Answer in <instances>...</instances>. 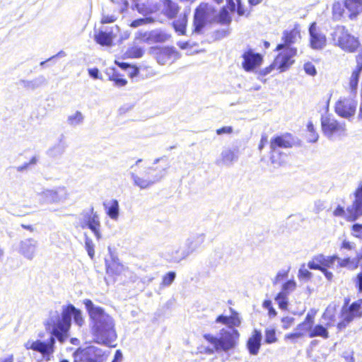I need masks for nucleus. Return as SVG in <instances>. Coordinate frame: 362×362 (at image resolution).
Wrapping results in <instances>:
<instances>
[{
	"instance_id": "1",
	"label": "nucleus",
	"mask_w": 362,
	"mask_h": 362,
	"mask_svg": "<svg viewBox=\"0 0 362 362\" xmlns=\"http://www.w3.org/2000/svg\"><path fill=\"white\" fill-rule=\"evenodd\" d=\"M72 318L74 323L80 327L85 324L81 310L71 304L63 305L61 315L56 313L47 321L50 337L46 341L30 339L25 343V348L40 353L46 361L50 360L55 351L56 339L60 343H64L69 337Z\"/></svg>"
},
{
	"instance_id": "2",
	"label": "nucleus",
	"mask_w": 362,
	"mask_h": 362,
	"mask_svg": "<svg viewBox=\"0 0 362 362\" xmlns=\"http://www.w3.org/2000/svg\"><path fill=\"white\" fill-rule=\"evenodd\" d=\"M83 304L89 317L91 334L96 343L108 346H115L117 334L115 321L105 309L95 305L92 300L85 299Z\"/></svg>"
},
{
	"instance_id": "3",
	"label": "nucleus",
	"mask_w": 362,
	"mask_h": 362,
	"mask_svg": "<svg viewBox=\"0 0 362 362\" xmlns=\"http://www.w3.org/2000/svg\"><path fill=\"white\" fill-rule=\"evenodd\" d=\"M142 159H138L130 167L129 175L134 186L140 189H146L159 182L164 176L165 170L157 168L147 167L139 170Z\"/></svg>"
},
{
	"instance_id": "4",
	"label": "nucleus",
	"mask_w": 362,
	"mask_h": 362,
	"mask_svg": "<svg viewBox=\"0 0 362 362\" xmlns=\"http://www.w3.org/2000/svg\"><path fill=\"white\" fill-rule=\"evenodd\" d=\"M349 197L352 199L351 204L346 209L344 206L338 205L334 210L333 215L344 218L349 222H354L362 216V182Z\"/></svg>"
},
{
	"instance_id": "5",
	"label": "nucleus",
	"mask_w": 362,
	"mask_h": 362,
	"mask_svg": "<svg viewBox=\"0 0 362 362\" xmlns=\"http://www.w3.org/2000/svg\"><path fill=\"white\" fill-rule=\"evenodd\" d=\"M240 337L239 332L235 329H227L223 328L220 330L219 337H214L210 334L204 335V338L213 346L216 351H228L233 349Z\"/></svg>"
},
{
	"instance_id": "6",
	"label": "nucleus",
	"mask_w": 362,
	"mask_h": 362,
	"mask_svg": "<svg viewBox=\"0 0 362 362\" xmlns=\"http://www.w3.org/2000/svg\"><path fill=\"white\" fill-rule=\"evenodd\" d=\"M217 8L212 4L203 2L195 9L194 26L195 33H199L207 24L216 20Z\"/></svg>"
},
{
	"instance_id": "7",
	"label": "nucleus",
	"mask_w": 362,
	"mask_h": 362,
	"mask_svg": "<svg viewBox=\"0 0 362 362\" xmlns=\"http://www.w3.org/2000/svg\"><path fill=\"white\" fill-rule=\"evenodd\" d=\"M331 35L334 45L346 52H354L358 47V39L349 33L344 26L335 27Z\"/></svg>"
},
{
	"instance_id": "8",
	"label": "nucleus",
	"mask_w": 362,
	"mask_h": 362,
	"mask_svg": "<svg viewBox=\"0 0 362 362\" xmlns=\"http://www.w3.org/2000/svg\"><path fill=\"white\" fill-rule=\"evenodd\" d=\"M42 204H63L69 198V193L64 186H57L51 189H44L38 194Z\"/></svg>"
},
{
	"instance_id": "9",
	"label": "nucleus",
	"mask_w": 362,
	"mask_h": 362,
	"mask_svg": "<svg viewBox=\"0 0 362 362\" xmlns=\"http://www.w3.org/2000/svg\"><path fill=\"white\" fill-rule=\"evenodd\" d=\"M80 226L82 228H89L94 234L97 240L102 238L100 232L101 223L99 214L95 211L94 208L91 206L89 210L83 211L80 214L79 218Z\"/></svg>"
},
{
	"instance_id": "10",
	"label": "nucleus",
	"mask_w": 362,
	"mask_h": 362,
	"mask_svg": "<svg viewBox=\"0 0 362 362\" xmlns=\"http://www.w3.org/2000/svg\"><path fill=\"white\" fill-rule=\"evenodd\" d=\"M297 54L295 47H288L281 49V52L276 57L274 62L267 68L266 74H269L272 69H277L279 72L288 70L294 63L293 57Z\"/></svg>"
},
{
	"instance_id": "11",
	"label": "nucleus",
	"mask_w": 362,
	"mask_h": 362,
	"mask_svg": "<svg viewBox=\"0 0 362 362\" xmlns=\"http://www.w3.org/2000/svg\"><path fill=\"white\" fill-rule=\"evenodd\" d=\"M74 362H104L103 351L96 346H91L74 354Z\"/></svg>"
},
{
	"instance_id": "12",
	"label": "nucleus",
	"mask_w": 362,
	"mask_h": 362,
	"mask_svg": "<svg viewBox=\"0 0 362 362\" xmlns=\"http://www.w3.org/2000/svg\"><path fill=\"white\" fill-rule=\"evenodd\" d=\"M362 300L353 303L349 307L347 303L341 311V321L337 324L339 330L344 329L355 317L361 316Z\"/></svg>"
},
{
	"instance_id": "13",
	"label": "nucleus",
	"mask_w": 362,
	"mask_h": 362,
	"mask_svg": "<svg viewBox=\"0 0 362 362\" xmlns=\"http://www.w3.org/2000/svg\"><path fill=\"white\" fill-rule=\"evenodd\" d=\"M356 107L357 101L352 97L341 98L336 103L335 112L339 116L349 119L355 115Z\"/></svg>"
},
{
	"instance_id": "14",
	"label": "nucleus",
	"mask_w": 362,
	"mask_h": 362,
	"mask_svg": "<svg viewBox=\"0 0 362 362\" xmlns=\"http://www.w3.org/2000/svg\"><path fill=\"white\" fill-rule=\"evenodd\" d=\"M119 32V28L116 25L110 27H103L95 34L94 40L102 46L110 47L112 45L113 40L117 37Z\"/></svg>"
},
{
	"instance_id": "15",
	"label": "nucleus",
	"mask_w": 362,
	"mask_h": 362,
	"mask_svg": "<svg viewBox=\"0 0 362 362\" xmlns=\"http://www.w3.org/2000/svg\"><path fill=\"white\" fill-rule=\"evenodd\" d=\"M321 125L324 134L329 138L334 134H341L345 130L343 124L339 123L333 117L329 115L322 116Z\"/></svg>"
},
{
	"instance_id": "16",
	"label": "nucleus",
	"mask_w": 362,
	"mask_h": 362,
	"mask_svg": "<svg viewBox=\"0 0 362 362\" xmlns=\"http://www.w3.org/2000/svg\"><path fill=\"white\" fill-rule=\"evenodd\" d=\"M310 47L313 49H322L326 46L325 35L313 23L309 28Z\"/></svg>"
},
{
	"instance_id": "17",
	"label": "nucleus",
	"mask_w": 362,
	"mask_h": 362,
	"mask_svg": "<svg viewBox=\"0 0 362 362\" xmlns=\"http://www.w3.org/2000/svg\"><path fill=\"white\" fill-rule=\"evenodd\" d=\"M242 57L243 59L242 66L246 71H253L259 66L262 62L261 54L254 52L252 49L245 52Z\"/></svg>"
},
{
	"instance_id": "18",
	"label": "nucleus",
	"mask_w": 362,
	"mask_h": 362,
	"mask_svg": "<svg viewBox=\"0 0 362 362\" xmlns=\"http://www.w3.org/2000/svg\"><path fill=\"white\" fill-rule=\"evenodd\" d=\"M38 247V242L33 238L21 240L19 244V253L25 259L32 260L35 257Z\"/></svg>"
},
{
	"instance_id": "19",
	"label": "nucleus",
	"mask_w": 362,
	"mask_h": 362,
	"mask_svg": "<svg viewBox=\"0 0 362 362\" xmlns=\"http://www.w3.org/2000/svg\"><path fill=\"white\" fill-rule=\"evenodd\" d=\"M238 160V151L230 148L223 149L215 163L219 167H230Z\"/></svg>"
},
{
	"instance_id": "20",
	"label": "nucleus",
	"mask_w": 362,
	"mask_h": 362,
	"mask_svg": "<svg viewBox=\"0 0 362 362\" xmlns=\"http://www.w3.org/2000/svg\"><path fill=\"white\" fill-rule=\"evenodd\" d=\"M300 38V31L296 28L291 30H286L283 33L282 36L284 43L279 44L276 47V51H281L284 48L293 47L291 45L297 42Z\"/></svg>"
},
{
	"instance_id": "21",
	"label": "nucleus",
	"mask_w": 362,
	"mask_h": 362,
	"mask_svg": "<svg viewBox=\"0 0 362 362\" xmlns=\"http://www.w3.org/2000/svg\"><path fill=\"white\" fill-rule=\"evenodd\" d=\"M317 311L310 310L306 315L303 322L298 324L296 330L300 334L301 337L308 335L310 337V333L312 332V327L315 324V317Z\"/></svg>"
},
{
	"instance_id": "22",
	"label": "nucleus",
	"mask_w": 362,
	"mask_h": 362,
	"mask_svg": "<svg viewBox=\"0 0 362 362\" xmlns=\"http://www.w3.org/2000/svg\"><path fill=\"white\" fill-rule=\"evenodd\" d=\"M362 71V52L356 57V66L349 78V88L351 94H356L361 73Z\"/></svg>"
},
{
	"instance_id": "23",
	"label": "nucleus",
	"mask_w": 362,
	"mask_h": 362,
	"mask_svg": "<svg viewBox=\"0 0 362 362\" xmlns=\"http://www.w3.org/2000/svg\"><path fill=\"white\" fill-rule=\"evenodd\" d=\"M262 335L260 330L254 329L247 341V348L251 355L256 356L258 354L261 344Z\"/></svg>"
},
{
	"instance_id": "24",
	"label": "nucleus",
	"mask_w": 362,
	"mask_h": 362,
	"mask_svg": "<svg viewBox=\"0 0 362 362\" xmlns=\"http://www.w3.org/2000/svg\"><path fill=\"white\" fill-rule=\"evenodd\" d=\"M241 318L239 314L235 311H232L230 316L219 315L216 319V323H221L228 326L227 329H235L241 325Z\"/></svg>"
},
{
	"instance_id": "25",
	"label": "nucleus",
	"mask_w": 362,
	"mask_h": 362,
	"mask_svg": "<svg viewBox=\"0 0 362 362\" xmlns=\"http://www.w3.org/2000/svg\"><path fill=\"white\" fill-rule=\"evenodd\" d=\"M292 146V141L289 135H282L272 139L270 141L271 150H279V148H288Z\"/></svg>"
},
{
	"instance_id": "26",
	"label": "nucleus",
	"mask_w": 362,
	"mask_h": 362,
	"mask_svg": "<svg viewBox=\"0 0 362 362\" xmlns=\"http://www.w3.org/2000/svg\"><path fill=\"white\" fill-rule=\"evenodd\" d=\"M107 215L113 221H117L119 216V205L116 199H112L103 204Z\"/></svg>"
},
{
	"instance_id": "27",
	"label": "nucleus",
	"mask_w": 362,
	"mask_h": 362,
	"mask_svg": "<svg viewBox=\"0 0 362 362\" xmlns=\"http://www.w3.org/2000/svg\"><path fill=\"white\" fill-rule=\"evenodd\" d=\"M344 6L350 12L349 18L351 20L362 12V0H345Z\"/></svg>"
},
{
	"instance_id": "28",
	"label": "nucleus",
	"mask_w": 362,
	"mask_h": 362,
	"mask_svg": "<svg viewBox=\"0 0 362 362\" xmlns=\"http://www.w3.org/2000/svg\"><path fill=\"white\" fill-rule=\"evenodd\" d=\"M205 235L202 233L196 234L189 237L186 242L187 248L186 249L189 255L199 247L204 242Z\"/></svg>"
},
{
	"instance_id": "29",
	"label": "nucleus",
	"mask_w": 362,
	"mask_h": 362,
	"mask_svg": "<svg viewBox=\"0 0 362 362\" xmlns=\"http://www.w3.org/2000/svg\"><path fill=\"white\" fill-rule=\"evenodd\" d=\"M360 259L358 257L355 258H341L338 257L337 267L347 268L349 270H355L358 268L359 264Z\"/></svg>"
},
{
	"instance_id": "30",
	"label": "nucleus",
	"mask_w": 362,
	"mask_h": 362,
	"mask_svg": "<svg viewBox=\"0 0 362 362\" xmlns=\"http://www.w3.org/2000/svg\"><path fill=\"white\" fill-rule=\"evenodd\" d=\"M335 314L336 306L334 305H328L322 316V319L327 321V327H332L334 325L336 321Z\"/></svg>"
},
{
	"instance_id": "31",
	"label": "nucleus",
	"mask_w": 362,
	"mask_h": 362,
	"mask_svg": "<svg viewBox=\"0 0 362 362\" xmlns=\"http://www.w3.org/2000/svg\"><path fill=\"white\" fill-rule=\"evenodd\" d=\"M329 327L323 326L322 325H313L312 327V332L310 333V338H314L317 337H322L325 339H328L329 332L327 330Z\"/></svg>"
},
{
	"instance_id": "32",
	"label": "nucleus",
	"mask_w": 362,
	"mask_h": 362,
	"mask_svg": "<svg viewBox=\"0 0 362 362\" xmlns=\"http://www.w3.org/2000/svg\"><path fill=\"white\" fill-rule=\"evenodd\" d=\"M178 12L177 4L170 0H165L163 2V13L169 18H174Z\"/></svg>"
},
{
	"instance_id": "33",
	"label": "nucleus",
	"mask_w": 362,
	"mask_h": 362,
	"mask_svg": "<svg viewBox=\"0 0 362 362\" xmlns=\"http://www.w3.org/2000/svg\"><path fill=\"white\" fill-rule=\"evenodd\" d=\"M151 44L153 43H158V42H165L168 41L170 35L168 34L163 30H151Z\"/></svg>"
},
{
	"instance_id": "34",
	"label": "nucleus",
	"mask_w": 362,
	"mask_h": 362,
	"mask_svg": "<svg viewBox=\"0 0 362 362\" xmlns=\"http://www.w3.org/2000/svg\"><path fill=\"white\" fill-rule=\"evenodd\" d=\"M187 18L186 14L180 15L177 20L173 22V27L177 33L180 35L185 34Z\"/></svg>"
},
{
	"instance_id": "35",
	"label": "nucleus",
	"mask_w": 362,
	"mask_h": 362,
	"mask_svg": "<svg viewBox=\"0 0 362 362\" xmlns=\"http://www.w3.org/2000/svg\"><path fill=\"white\" fill-rule=\"evenodd\" d=\"M287 156L281 153L279 150H271L270 160L272 163L276 166H281L286 163Z\"/></svg>"
},
{
	"instance_id": "36",
	"label": "nucleus",
	"mask_w": 362,
	"mask_h": 362,
	"mask_svg": "<svg viewBox=\"0 0 362 362\" xmlns=\"http://www.w3.org/2000/svg\"><path fill=\"white\" fill-rule=\"evenodd\" d=\"M84 116L80 111H76L67 117V123L71 127H76L83 122Z\"/></svg>"
},
{
	"instance_id": "37",
	"label": "nucleus",
	"mask_w": 362,
	"mask_h": 362,
	"mask_svg": "<svg viewBox=\"0 0 362 362\" xmlns=\"http://www.w3.org/2000/svg\"><path fill=\"white\" fill-rule=\"evenodd\" d=\"M187 256H189V252L187 250H182L180 247L173 249L170 252V259L175 262H179Z\"/></svg>"
},
{
	"instance_id": "38",
	"label": "nucleus",
	"mask_w": 362,
	"mask_h": 362,
	"mask_svg": "<svg viewBox=\"0 0 362 362\" xmlns=\"http://www.w3.org/2000/svg\"><path fill=\"white\" fill-rule=\"evenodd\" d=\"M172 51L170 49L165 48L160 50L156 56L157 62L161 64H165L171 58Z\"/></svg>"
},
{
	"instance_id": "39",
	"label": "nucleus",
	"mask_w": 362,
	"mask_h": 362,
	"mask_svg": "<svg viewBox=\"0 0 362 362\" xmlns=\"http://www.w3.org/2000/svg\"><path fill=\"white\" fill-rule=\"evenodd\" d=\"M228 5L231 11H237L238 15L243 16L245 14V10L241 4L240 0H227Z\"/></svg>"
},
{
	"instance_id": "40",
	"label": "nucleus",
	"mask_w": 362,
	"mask_h": 362,
	"mask_svg": "<svg viewBox=\"0 0 362 362\" xmlns=\"http://www.w3.org/2000/svg\"><path fill=\"white\" fill-rule=\"evenodd\" d=\"M307 139L309 142L315 143L318 140L319 135L315 131L313 124L309 122L307 125Z\"/></svg>"
},
{
	"instance_id": "41",
	"label": "nucleus",
	"mask_w": 362,
	"mask_h": 362,
	"mask_svg": "<svg viewBox=\"0 0 362 362\" xmlns=\"http://www.w3.org/2000/svg\"><path fill=\"white\" fill-rule=\"evenodd\" d=\"M322 256L321 262H322V267L327 269V267H334V265L336 262H338V256L337 255H333L329 257H325L322 255H320Z\"/></svg>"
},
{
	"instance_id": "42",
	"label": "nucleus",
	"mask_w": 362,
	"mask_h": 362,
	"mask_svg": "<svg viewBox=\"0 0 362 362\" xmlns=\"http://www.w3.org/2000/svg\"><path fill=\"white\" fill-rule=\"evenodd\" d=\"M222 24H228L231 19L228 11L226 8H222L219 11H217L216 20Z\"/></svg>"
},
{
	"instance_id": "43",
	"label": "nucleus",
	"mask_w": 362,
	"mask_h": 362,
	"mask_svg": "<svg viewBox=\"0 0 362 362\" xmlns=\"http://www.w3.org/2000/svg\"><path fill=\"white\" fill-rule=\"evenodd\" d=\"M296 288V283L294 280H288L282 286L281 293L288 296Z\"/></svg>"
},
{
	"instance_id": "44",
	"label": "nucleus",
	"mask_w": 362,
	"mask_h": 362,
	"mask_svg": "<svg viewBox=\"0 0 362 362\" xmlns=\"http://www.w3.org/2000/svg\"><path fill=\"white\" fill-rule=\"evenodd\" d=\"M321 259L322 256L320 255L316 256L312 261L309 262L308 264L309 269H317L322 272L324 267L322 266Z\"/></svg>"
},
{
	"instance_id": "45",
	"label": "nucleus",
	"mask_w": 362,
	"mask_h": 362,
	"mask_svg": "<svg viewBox=\"0 0 362 362\" xmlns=\"http://www.w3.org/2000/svg\"><path fill=\"white\" fill-rule=\"evenodd\" d=\"M264 341L266 344H273L277 341V338L276 337V332L274 329L267 328L265 330Z\"/></svg>"
},
{
	"instance_id": "46",
	"label": "nucleus",
	"mask_w": 362,
	"mask_h": 362,
	"mask_svg": "<svg viewBox=\"0 0 362 362\" xmlns=\"http://www.w3.org/2000/svg\"><path fill=\"white\" fill-rule=\"evenodd\" d=\"M288 296L285 295L282 293H279V294L275 298V301L279 305V307L281 309H286L288 305Z\"/></svg>"
},
{
	"instance_id": "47",
	"label": "nucleus",
	"mask_w": 362,
	"mask_h": 362,
	"mask_svg": "<svg viewBox=\"0 0 362 362\" xmlns=\"http://www.w3.org/2000/svg\"><path fill=\"white\" fill-rule=\"evenodd\" d=\"M332 13L334 19L339 20L344 13L343 6L339 2L334 3L332 6Z\"/></svg>"
},
{
	"instance_id": "48",
	"label": "nucleus",
	"mask_w": 362,
	"mask_h": 362,
	"mask_svg": "<svg viewBox=\"0 0 362 362\" xmlns=\"http://www.w3.org/2000/svg\"><path fill=\"white\" fill-rule=\"evenodd\" d=\"M64 151V147L61 144H57L49 149L48 154L51 157L56 158L61 156Z\"/></svg>"
},
{
	"instance_id": "49",
	"label": "nucleus",
	"mask_w": 362,
	"mask_h": 362,
	"mask_svg": "<svg viewBox=\"0 0 362 362\" xmlns=\"http://www.w3.org/2000/svg\"><path fill=\"white\" fill-rule=\"evenodd\" d=\"M45 81V79L43 76H40L37 78H35L33 81H25L24 82V86L27 87L28 88L34 89L39 86H40L42 83H43Z\"/></svg>"
},
{
	"instance_id": "50",
	"label": "nucleus",
	"mask_w": 362,
	"mask_h": 362,
	"mask_svg": "<svg viewBox=\"0 0 362 362\" xmlns=\"http://www.w3.org/2000/svg\"><path fill=\"white\" fill-rule=\"evenodd\" d=\"M85 247L87 250V252L89 255V257L93 259L95 255V250H94V244L92 241V240L89 238H86L85 240Z\"/></svg>"
},
{
	"instance_id": "51",
	"label": "nucleus",
	"mask_w": 362,
	"mask_h": 362,
	"mask_svg": "<svg viewBox=\"0 0 362 362\" xmlns=\"http://www.w3.org/2000/svg\"><path fill=\"white\" fill-rule=\"evenodd\" d=\"M175 273L170 272L163 277L162 285L163 286H169L174 281L175 279Z\"/></svg>"
},
{
	"instance_id": "52",
	"label": "nucleus",
	"mask_w": 362,
	"mask_h": 362,
	"mask_svg": "<svg viewBox=\"0 0 362 362\" xmlns=\"http://www.w3.org/2000/svg\"><path fill=\"white\" fill-rule=\"evenodd\" d=\"M151 31L150 32H139L136 34V39L139 40L146 42L148 44H151Z\"/></svg>"
},
{
	"instance_id": "53",
	"label": "nucleus",
	"mask_w": 362,
	"mask_h": 362,
	"mask_svg": "<svg viewBox=\"0 0 362 362\" xmlns=\"http://www.w3.org/2000/svg\"><path fill=\"white\" fill-rule=\"evenodd\" d=\"M351 235L356 238H362V224L354 223L351 227Z\"/></svg>"
},
{
	"instance_id": "54",
	"label": "nucleus",
	"mask_w": 362,
	"mask_h": 362,
	"mask_svg": "<svg viewBox=\"0 0 362 362\" xmlns=\"http://www.w3.org/2000/svg\"><path fill=\"white\" fill-rule=\"evenodd\" d=\"M295 319L293 317L286 316L281 319V327L284 329H289L294 323Z\"/></svg>"
},
{
	"instance_id": "55",
	"label": "nucleus",
	"mask_w": 362,
	"mask_h": 362,
	"mask_svg": "<svg viewBox=\"0 0 362 362\" xmlns=\"http://www.w3.org/2000/svg\"><path fill=\"white\" fill-rule=\"evenodd\" d=\"M305 72L310 76H315L317 74L316 69L314 66V64L311 62H307L303 66Z\"/></svg>"
},
{
	"instance_id": "56",
	"label": "nucleus",
	"mask_w": 362,
	"mask_h": 362,
	"mask_svg": "<svg viewBox=\"0 0 362 362\" xmlns=\"http://www.w3.org/2000/svg\"><path fill=\"white\" fill-rule=\"evenodd\" d=\"M37 161V157L34 156L30 159V160L28 163H25L23 165L16 167V170L18 172L25 171L28 168L29 165L36 164Z\"/></svg>"
},
{
	"instance_id": "57",
	"label": "nucleus",
	"mask_w": 362,
	"mask_h": 362,
	"mask_svg": "<svg viewBox=\"0 0 362 362\" xmlns=\"http://www.w3.org/2000/svg\"><path fill=\"white\" fill-rule=\"evenodd\" d=\"M303 337L300 336V334H299L297 330H294L292 333L286 334L284 336L285 340H291L293 343H296L297 340L300 338H302Z\"/></svg>"
},
{
	"instance_id": "58",
	"label": "nucleus",
	"mask_w": 362,
	"mask_h": 362,
	"mask_svg": "<svg viewBox=\"0 0 362 362\" xmlns=\"http://www.w3.org/2000/svg\"><path fill=\"white\" fill-rule=\"evenodd\" d=\"M198 351L200 354L211 355V354H214V352L216 351L215 349V346H214L213 348H211L210 346H206L202 345V346H200L198 348Z\"/></svg>"
},
{
	"instance_id": "59",
	"label": "nucleus",
	"mask_w": 362,
	"mask_h": 362,
	"mask_svg": "<svg viewBox=\"0 0 362 362\" xmlns=\"http://www.w3.org/2000/svg\"><path fill=\"white\" fill-rule=\"evenodd\" d=\"M129 54L134 58L141 57L144 54V50L141 47H132L129 50Z\"/></svg>"
},
{
	"instance_id": "60",
	"label": "nucleus",
	"mask_w": 362,
	"mask_h": 362,
	"mask_svg": "<svg viewBox=\"0 0 362 362\" xmlns=\"http://www.w3.org/2000/svg\"><path fill=\"white\" fill-rule=\"evenodd\" d=\"M288 276V272L286 271H280L277 273L276 276H275L273 284H276L281 281L284 280Z\"/></svg>"
},
{
	"instance_id": "61",
	"label": "nucleus",
	"mask_w": 362,
	"mask_h": 362,
	"mask_svg": "<svg viewBox=\"0 0 362 362\" xmlns=\"http://www.w3.org/2000/svg\"><path fill=\"white\" fill-rule=\"evenodd\" d=\"M117 20V17L114 15H105L103 14L101 18V23H113Z\"/></svg>"
},
{
	"instance_id": "62",
	"label": "nucleus",
	"mask_w": 362,
	"mask_h": 362,
	"mask_svg": "<svg viewBox=\"0 0 362 362\" xmlns=\"http://www.w3.org/2000/svg\"><path fill=\"white\" fill-rule=\"evenodd\" d=\"M312 276L311 272L306 269H300L298 271V277L309 279Z\"/></svg>"
},
{
	"instance_id": "63",
	"label": "nucleus",
	"mask_w": 362,
	"mask_h": 362,
	"mask_svg": "<svg viewBox=\"0 0 362 362\" xmlns=\"http://www.w3.org/2000/svg\"><path fill=\"white\" fill-rule=\"evenodd\" d=\"M233 133V128L232 127H223L222 128H220V129H216V134L218 135H221V134H230Z\"/></svg>"
},
{
	"instance_id": "64",
	"label": "nucleus",
	"mask_w": 362,
	"mask_h": 362,
	"mask_svg": "<svg viewBox=\"0 0 362 362\" xmlns=\"http://www.w3.org/2000/svg\"><path fill=\"white\" fill-rule=\"evenodd\" d=\"M354 282L359 292H362V272H360L357 274Z\"/></svg>"
}]
</instances>
